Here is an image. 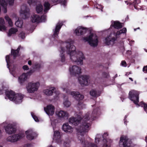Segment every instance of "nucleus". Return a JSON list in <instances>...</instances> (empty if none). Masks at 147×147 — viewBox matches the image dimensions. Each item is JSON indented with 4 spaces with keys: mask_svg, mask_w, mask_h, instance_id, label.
Here are the masks:
<instances>
[{
    "mask_svg": "<svg viewBox=\"0 0 147 147\" xmlns=\"http://www.w3.org/2000/svg\"><path fill=\"white\" fill-rule=\"evenodd\" d=\"M92 107H93V111L86 113L83 117L81 116L82 113L80 112L75 115L77 116V118L72 117L69 119V123L76 126L78 125L80 121H82L81 125L77 128V130L78 135V139L79 141L78 142L84 145L83 147H98L94 143L85 141L83 136L86 132H88L90 125V123L87 122L90 119L91 120L95 119L101 114L100 109L97 106L96 104L93 106Z\"/></svg>",
    "mask_w": 147,
    "mask_h": 147,
    "instance_id": "nucleus-1",
    "label": "nucleus"
},
{
    "mask_svg": "<svg viewBox=\"0 0 147 147\" xmlns=\"http://www.w3.org/2000/svg\"><path fill=\"white\" fill-rule=\"evenodd\" d=\"M74 42V41L71 39L61 42L59 49L60 61L62 63L65 62V58L64 53L66 52L69 55L71 61L78 65H82L83 60L85 59V56L82 51H76V48L73 45Z\"/></svg>",
    "mask_w": 147,
    "mask_h": 147,
    "instance_id": "nucleus-2",
    "label": "nucleus"
},
{
    "mask_svg": "<svg viewBox=\"0 0 147 147\" xmlns=\"http://www.w3.org/2000/svg\"><path fill=\"white\" fill-rule=\"evenodd\" d=\"M69 88L68 84H63L61 86L63 91H65L67 94H70L78 102L77 105L78 108L80 109L85 108V105L81 101L84 98V95L81 94L78 92L71 91L70 92L69 90L68 89Z\"/></svg>",
    "mask_w": 147,
    "mask_h": 147,
    "instance_id": "nucleus-3",
    "label": "nucleus"
},
{
    "mask_svg": "<svg viewBox=\"0 0 147 147\" xmlns=\"http://www.w3.org/2000/svg\"><path fill=\"white\" fill-rule=\"evenodd\" d=\"M139 93L137 91L133 90L130 91L129 93V98L133 101L137 107L141 106L144 108V111L147 113V103H144L143 102H141L138 104L139 102Z\"/></svg>",
    "mask_w": 147,
    "mask_h": 147,
    "instance_id": "nucleus-4",
    "label": "nucleus"
},
{
    "mask_svg": "<svg viewBox=\"0 0 147 147\" xmlns=\"http://www.w3.org/2000/svg\"><path fill=\"white\" fill-rule=\"evenodd\" d=\"M99 37L96 34L90 33L89 35L83 38L84 42H88L91 47H95L97 46L99 42Z\"/></svg>",
    "mask_w": 147,
    "mask_h": 147,
    "instance_id": "nucleus-5",
    "label": "nucleus"
},
{
    "mask_svg": "<svg viewBox=\"0 0 147 147\" xmlns=\"http://www.w3.org/2000/svg\"><path fill=\"white\" fill-rule=\"evenodd\" d=\"M108 136V134L107 133H104L102 136L100 134H97L96 135L95 138V143L98 144L102 138L103 139L102 141V146L101 147H109L110 144L112 142L111 139H106L105 138Z\"/></svg>",
    "mask_w": 147,
    "mask_h": 147,
    "instance_id": "nucleus-6",
    "label": "nucleus"
},
{
    "mask_svg": "<svg viewBox=\"0 0 147 147\" xmlns=\"http://www.w3.org/2000/svg\"><path fill=\"white\" fill-rule=\"evenodd\" d=\"M51 124L53 126L54 130L53 139L58 144H61L62 143V140L61 138L60 132L58 130H55L58 128V127L57 125V121L56 119H51Z\"/></svg>",
    "mask_w": 147,
    "mask_h": 147,
    "instance_id": "nucleus-7",
    "label": "nucleus"
},
{
    "mask_svg": "<svg viewBox=\"0 0 147 147\" xmlns=\"http://www.w3.org/2000/svg\"><path fill=\"white\" fill-rule=\"evenodd\" d=\"M4 128L5 132L9 134L15 133L16 131V129L12 123L5 121L0 125V128Z\"/></svg>",
    "mask_w": 147,
    "mask_h": 147,
    "instance_id": "nucleus-8",
    "label": "nucleus"
},
{
    "mask_svg": "<svg viewBox=\"0 0 147 147\" xmlns=\"http://www.w3.org/2000/svg\"><path fill=\"white\" fill-rule=\"evenodd\" d=\"M40 86L39 82H34L32 81L28 82L26 86V88L27 92L34 93L38 90Z\"/></svg>",
    "mask_w": 147,
    "mask_h": 147,
    "instance_id": "nucleus-9",
    "label": "nucleus"
},
{
    "mask_svg": "<svg viewBox=\"0 0 147 147\" xmlns=\"http://www.w3.org/2000/svg\"><path fill=\"white\" fill-rule=\"evenodd\" d=\"M3 84L0 83V95L2 94L5 90V87ZM6 96L5 99H8L12 101L14 97L16 94L13 91L8 89L5 90V92Z\"/></svg>",
    "mask_w": 147,
    "mask_h": 147,
    "instance_id": "nucleus-10",
    "label": "nucleus"
},
{
    "mask_svg": "<svg viewBox=\"0 0 147 147\" xmlns=\"http://www.w3.org/2000/svg\"><path fill=\"white\" fill-rule=\"evenodd\" d=\"M24 136V133L21 131L18 134H14L9 136L7 138L6 140L8 142H15L20 140Z\"/></svg>",
    "mask_w": 147,
    "mask_h": 147,
    "instance_id": "nucleus-11",
    "label": "nucleus"
},
{
    "mask_svg": "<svg viewBox=\"0 0 147 147\" xmlns=\"http://www.w3.org/2000/svg\"><path fill=\"white\" fill-rule=\"evenodd\" d=\"M10 58V57L8 55H7L6 57L5 60L7 63V67L9 69L10 73L13 76L15 77H17V74L14 68V65L11 62Z\"/></svg>",
    "mask_w": 147,
    "mask_h": 147,
    "instance_id": "nucleus-12",
    "label": "nucleus"
},
{
    "mask_svg": "<svg viewBox=\"0 0 147 147\" xmlns=\"http://www.w3.org/2000/svg\"><path fill=\"white\" fill-rule=\"evenodd\" d=\"M120 147H132V145L131 142L129 141L127 137L125 136H121L119 143Z\"/></svg>",
    "mask_w": 147,
    "mask_h": 147,
    "instance_id": "nucleus-13",
    "label": "nucleus"
},
{
    "mask_svg": "<svg viewBox=\"0 0 147 147\" xmlns=\"http://www.w3.org/2000/svg\"><path fill=\"white\" fill-rule=\"evenodd\" d=\"M79 83L82 86H87L90 83V76L87 75H83L80 76L78 78Z\"/></svg>",
    "mask_w": 147,
    "mask_h": 147,
    "instance_id": "nucleus-14",
    "label": "nucleus"
},
{
    "mask_svg": "<svg viewBox=\"0 0 147 147\" xmlns=\"http://www.w3.org/2000/svg\"><path fill=\"white\" fill-rule=\"evenodd\" d=\"M20 13L24 19H26L29 16V9L26 5L23 4L21 7Z\"/></svg>",
    "mask_w": 147,
    "mask_h": 147,
    "instance_id": "nucleus-15",
    "label": "nucleus"
},
{
    "mask_svg": "<svg viewBox=\"0 0 147 147\" xmlns=\"http://www.w3.org/2000/svg\"><path fill=\"white\" fill-rule=\"evenodd\" d=\"M14 0H0V5L2 7V10L4 13L7 12V7L8 3L10 5H13Z\"/></svg>",
    "mask_w": 147,
    "mask_h": 147,
    "instance_id": "nucleus-16",
    "label": "nucleus"
},
{
    "mask_svg": "<svg viewBox=\"0 0 147 147\" xmlns=\"http://www.w3.org/2000/svg\"><path fill=\"white\" fill-rule=\"evenodd\" d=\"M62 25V23L59 22L56 25L55 30L53 31V35L51 39L52 40H54L55 42L57 40L58 37V34H59V32L61 27Z\"/></svg>",
    "mask_w": 147,
    "mask_h": 147,
    "instance_id": "nucleus-17",
    "label": "nucleus"
},
{
    "mask_svg": "<svg viewBox=\"0 0 147 147\" xmlns=\"http://www.w3.org/2000/svg\"><path fill=\"white\" fill-rule=\"evenodd\" d=\"M69 71L71 75L76 76L81 73V69L76 65H74L70 67Z\"/></svg>",
    "mask_w": 147,
    "mask_h": 147,
    "instance_id": "nucleus-18",
    "label": "nucleus"
},
{
    "mask_svg": "<svg viewBox=\"0 0 147 147\" xmlns=\"http://www.w3.org/2000/svg\"><path fill=\"white\" fill-rule=\"evenodd\" d=\"M25 133L27 138L29 140H32L34 139L37 136V134L32 129H29L26 131Z\"/></svg>",
    "mask_w": 147,
    "mask_h": 147,
    "instance_id": "nucleus-19",
    "label": "nucleus"
},
{
    "mask_svg": "<svg viewBox=\"0 0 147 147\" xmlns=\"http://www.w3.org/2000/svg\"><path fill=\"white\" fill-rule=\"evenodd\" d=\"M116 40V38L114 37H112L111 34L105 38L104 42L107 45L112 46L115 43Z\"/></svg>",
    "mask_w": 147,
    "mask_h": 147,
    "instance_id": "nucleus-20",
    "label": "nucleus"
},
{
    "mask_svg": "<svg viewBox=\"0 0 147 147\" xmlns=\"http://www.w3.org/2000/svg\"><path fill=\"white\" fill-rule=\"evenodd\" d=\"M87 28L81 26L77 27L75 30L74 33L78 36H80L84 34L87 31Z\"/></svg>",
    "mask_w": 147,
    "mask_h": 147,
    "instance_id": "nucleus-21",
    "label": "nucleus"
},
{
    "mask_svg": "<svg viewBox=\"0 0 147 147\" xmlns=\"http://www.w3.org/2000/svg\"><path fill=\"white\" fill-rule=\"evenodd\" d=\"M57 116L62 119H67L69 116V113L66 111L60 110L56 113Z\"/></svg>",
    "mask_w": 147,
    "mask_h": 147,
    "instance_id": "nucleus-22",
    "label": "nucleus"
},
{
    "mask_svg": "<svg viewBox=\"0 0 147 147\" xmlns=\"http://www.w3.org/2000/svg\"><path fill=\"white\" fill-rule=\"evenodd\" d=\"M45 111L49 116L52 115L54 113L55 107L52 105H49L47 106L44 109Z\"/></svg>",
    "mask_w": 147,
    "mask_h": 147,
    "instance_id": "nucleus-23",
    "label": "nucleus"
},
{
    "mask_svg": "<svg viewBox=\"0 0 147 147\" xmlns=\"http://www.w3.org/2000/svg\"><path fill=\"white\" fill-rule=\"evenodd\" d=\"M56 91L55 88L53 87H50L47 88L43 90L44 94L48 96H51L53 93Z\"/></svg>",
    "mask_w": 147,
    "mask_h": 147,
    "instance_id": "nucleus-24",
    "label": "nucleus"
},
{
    "mask_svg": "<svg viewBox=\"0 0 147 147\" xmlns=\"http://www.w3.org/2000/svg\"><path fill=\"white\" fill-rule=\"evenodd\" d=\"M24 96L21 94H16L12 101L16 104H19L22 101Z\"/></svg>",
    "mask_w": 147,
    "mask_h": 147,
    "instance_id": "nucleus-25",
    "label": "nucleus"
},
{
    "mask_svg": "<svg viewBox=\"0 0 147 147\" xmlns=\"http://www.w3.org/2000/svg\"><path fill=\"white\" fill-rule=\"evenodd\" d=\"M28 79L27 74L23 73L19 77L18 82L21 85H22Z\"/></svg>",
    "mask_w": 147,
    "mask_h": 147,
    "instance_id": "nucleus-26",
    "label": "nucleus"
},
{
    "mask_svg": "<svg viewBox=\"0 0 147 147\" xmlns=\"http://www.w3.org/2000/svg\"><path fill=\"white\" fill-rule=\"evenodd\" d=\"M62 129L65 132L71 133L73 131V129L68 123L64 124L62 126Z\"/></svg>",
    "mask_w": 147,
    "mask_h": 147,
    "instance_id": "nucleus-27",
    "label": "nucleus"
},
{
    "mask_svg": "<svg viewBox=\"0 0 147 147\" xmlns=\"http://www.w3.org/2000/svg\"><path fill=\"white\" fill-rule=\"evenodd\" d=\"M111 25L114 28L117 29H119L121 28L122 26V24L118 21H112Z\"/></svg>",
    "mask_w": 147,
    "mask_h": 147,
    "instance_id": "nucleus-28",
    "label": "nucleus"
},
{
    "mask_svg": "<svg viewBox=\"0 0 147 147\" xmlns=\"http://www.w3.org/2000/svg\"><path fill=\"white\" fill-rule=\"evenodd\" d=\"M127 32V29L124 28L119 31H117L116 33L114 32L113 34L114 36L116 38L119 37L122 34L126 33Z\"/></svg>",
    "mask_w": 147,
    "mask_h": 147,
    "instance_id": "nucleus-29",
    "label": "nucleus"
},
{
    "mask_svg": "<svg viewBox=\"0 0 147 147\" xmlns=\"http://www.w3.org/2000/svg\"><path fill=\"white\" fill-rule=\"evenodd\" d=\"M101 91L96 89H92L90 92V95L94 97H97L100 96Z\"/></svg>",
    "mask_w": 147,
    "mask_h": 147,
    "instance_id": "nucleus-30",
    "label": "nucleus"
},
{
    "mask_svg": "<svg viewBox=\"0 0 147 147\" xmlns=\"http://www.w3.org/2000/svg\"><path fill=\"white\" fill-rule=\"evenodd\" d=\"M40 16L36 14H33L31 18V20L33 23H38L40 22Z\"/></svg>",
    "mask_w": 147,
    "mask_h": 147,
    "instance_id": "nucleus-31",
    "label": "nucleus"
},
{
    "mask_svg": "<svg viewBox=\"0 0 147 147\" xmlns=\"http://www.w3.org/2000/svg\"><path fill=\"white\" fill-rule=\"evenodd\" d=\"M5 22L3 18H0V31H4L6 30L7 28L5 26Z\"/></svg>",
    "mask_w": 147,
    "mask_h": 147,
    "instance_id": "nucleus-32",
    "label": "nucleus"
},
{
    "mask_svg": "<svg viewBox=\"0 0 147 147\" xmlns=\"http://www.w3.org/2000/svg\"><path fill=\"white\" fill-rule=\"evenodd\" d=\"M49 0L50 2H52L54 5H56L60 3L61 5H63L64 7L66 5V0H60L59 1V0Z\"/></svg>",
    "mask_w": 147,
    "mask_h": 147,
    "instance_id": "nucleus-33",
    "label": "nucleus"
},
{
    "mask_svg": "<svg viewBox=\"0 0 147 147\" xmlns=\"http://www.w3.org/2000/svg\"><path fill=\"white\" fill-rule=\"evenodd\" d=\"M21 47L19 46L17 50L12 49L11 50V54L13 56V59H15L16 57L19 55V51Z\"/></svg>",
    "mask_w": 147,
    "mask_h": 147,
    "instance_id": "nucleus-34",
    "label": "nucleus"
},
{
    "mask_svg": "<svg viewBox=\"0 0 147 147\" xmlns=\"http://www.w3.org/2000/svg\"><path fill=\"white\" fill-rule=\"evenodd\" d=\"M18 30L16 28H11L9 29L7 34V36H10L12 35L15 34L18 32Z\"/></svg>",
    "mask_w": 147,
    "mask_h": 147,
    "instance_id": "nucleus-35",
    "label": "nucleus"
},
{
    "mask_svg": "<svg viewBox=\"0 0 147 147\" xmlns=\"http://www.w3.org/2000/svg\"><path fill=\"white\" fill-rule=\"evenodd\" d=\"M63 104L64 106L66 108L69 107L71 105L70 102L67 98L64 99Z\"/></svg>",
    "mask_w": 147,
    "mask_h": 147,
    "instance_id": "nucleus-36",
    "label": "nucleus"
},
{
    "mask_svg": "<svg viewBox=\"0 0 147 147\" xmlns=\"http://www.w3.org/2000/svg\"><path fill=\"white\" fill-rule=\"evenodd\" d=\"M44 5V11L45 13H46L50 9V5L49 2L46 1Z\"/></svg>",
    "mask_w": 147,
    "mask_h": 147,
    "instance_id": "nucleus-37",
    "label": "nucleus"
},
{
    "mask_svg": "<svg viewBox=\"0 0 147 147\" xmlns=\"http://www.w3.org/2000/svg\"><path fill=\"white\" fill-rule=\"evenodd\" d=\"M5 19L6 21L8 22L9 26L10 27H12L13 26V23L11 18L7 16H6Z\"/></svg>",
    "mask_w": 147,
    "mask_h": 147,
    "instance_id": "nucleus-38",
    "label": "nucleus"
},
{
    "mask_svg": "<svg viewBox=\"0 0 147 147\" xmlns=\"http://www.w3.org/2000/svg\"><path fill=\"white\" fill-rule=\"evenodd\" d=\"M43 10V6L41 4H39L37 5L36 7V10L37 12L39 13L42 11Z\"/></svg>",
    "mask_w": 147,
    "mask_h": 147,
    "instance_id": "nucleus-39",
    "label": "nucleus"
},
{
    "mask_svg": "<svg viewBox=\"0 0 147 147\" xmlns=\"http://www.w3.org/2000/svg\"><path fill=\"white\" fill-rule=\"evenodd\" d=\"M23 24V21L22 20L19 19L15 23L16 25L18 27L21 28L22 27Z\"/></svg>",
    "mask_w": 147,
    "mask_h": 147,
    "instance_id": "nucleus-40",
    "label": "nucleus"
},
{
    "mask_svg": "<svg viewBox=\"0 0 147 147\" xmlns=\"http://www.w3.org/2000/svg\"><path fill=\"white\" fill-rule=\"evenodd\" d=\"M70 142L69 140L67 139L64 142L63 146L64 147H69L70 146Z\"/></svg>",
    "mask_w": 147,
    "mask_h": 147,
    "instance_id": "nucleus-41",
    "label": "nucleus"
},
{
    "mask_svg": "<svg viewBox=\"0 0 147 147\" xmlns=\"http://www.w3.org/2000/svg\"><path fill=\"white\" fill-rule=\"evenodd\" d=\"M42 67V65L41 63H35L33 65L34 68H35L36 69H38Z\"/></svg>",
    "mask_w": 147,
    "mask_h": 147,
    "instance_id": "nucleus-42",
    "label": "nucleus"
},
{
    "mask_svg": "<svg viewBox=\"0 0 147 147\" xmlns=\"http://www.w3.org/2000/svg\"><path fill=\"white\" fill-rule=\"evenodd\" d=\"M31 115L32 118L35 121L38 122L39 121L37 117L35 115V114L34 113L32 112L31 113Z\"/></svg>",
    "mask_w": 147,
    "mask_h": 147,
    "instance_id": "nucleus-43",
    "label": "nucleus"
},
{
    "mask_svg": "<svg viewBox=\"0 0 147 147\" xmlns=\"http://www.w3.org/2000/svg\"><path fill=\"white\" fill-rule=\"evenodd\" d=\"M94 6L95 8L97 9H100L102 11V9L103 8V7L102 5L98 4H96L94 5Z\"/></svg>",
    "mask_w": 147,
    "mask_h": 147,
    "instance_id": "nucleus-44",
    "label": "nucleus"
},
{
    "mask_svg": "<svg viewBox=\"0 0 147 147\" xmlns=\"http://www.w3.org/2000/svg\"><path fill=\"white\" fill-rule=\"evenodd\" d=\"M46 20V16L45 15H44L42 16L40 18V22H45Z\"/></svg>",
    "mask_w": 147,
    "mask_h": 147,
    "instance_id": "nucleus-45",
    "label": "nucleus"
},
{
    "mask_svg": "<svg viewBox=\"0 0 147 147\" xmlns=\"http://www.w3.org/2000/svg\"><path fill=\"white\" fill-rule=\"evenodd\" d=\"M19 36L22 39H24L25 37V33L23 32H20L19 34Z\"/></svg>",
    "mask_w": 147,
    "mask_h": 147,
    "instance_id": "nucleus-46",
    "label": "nucleus"
},
{
    "mask_svg": "<svg viewBox=\"0 0 147 147\" xmlns=\"http://www.w3.org/2000/svg\"><path fill=\"white\" fill-rule=\"evenodd\" d=\"M121 65L123 67H126L127 66V63L124 61H123L121 62Z\"/></svg>",
    "mask_w": 147,
    "mask_h": 147,
    "instance_id": "nucleus-47",
    "label": "nucleus"
},
{
    "mask_svg": "<svg viewBox=\"0 0 147 147\" xmlns=\"http://www.w3.org/2000/svg\"><path fill=\"white\" fill-rule=\"evenodd\" d=\"M22 68L24 70H27L29 69L28 66L27 65H25L23 66Z\"/></svg>",
    "mask_w": 147,
    "mask_h": 147,
    "instance_id": "nucleus-48",
    "label": "nucleus"
},
{
    "mask_svg": "<svg viewBox=\"0 0 147 147\" xmlns=\"http://www.w3.org/2000/svg\"><path fill=\"white\" fill-rule=\"evenodd\" d=\"M143 71L145 73H147V65L144 67L143 69Z\"/></svg>",
    "mask_w": 147,
    "mask_h": 147,
    "instance_id": "nucleus-49",
    "label": "nucleus"
},
{
    "mask_svg": "<svg viewBox=\"0 0 147 147\" xmlns=\"http://www.w3.org/2000/svg\"><path fill=\"white\" fill-rule=\"evenodd\" d=\"M28 2L29 4L31 5L34 2V0H28Z\"/></svg>",
    "mask_w": 147,
    "mask_h": 147,
    "instance_id": "nucleus-50",
    "label": "nucleus"
},
{
    "mask_svg": "<svg viewBox=\"0 0 147 147\" xmlns=\"http://www.w3.org/2000/svg\"><path fill=\"white\" fill-rule=\"evenodd\" d=\"M34 72V71L33 70H30L29 72L26 73L28 75H31Z\"/></svg>",
    "mask_w": 147,
    "mask_h": 147,
    "instance_id": "nucleus-51",
    "label": "nucleus"
},
{
    "mask_svg": "<svg viewBox=\"0 0 147 147\" xmlns=\"http://www.w3.org/2000/svg\"><path fill=\"white\" fill-rule=\"evenodd\" d=\"M138 5L137 6L136 4H135L134 5V7H135V8L136 9H138V10H139V9H141L142 10H143V9L142 8H139L138 7Z\"/></svg>",
    "mask_w": 147,
    "mask_h": 147,
    "instance_id": "nucleus-52",
    "label": "nucleus"
},
{
    "mask_svg": "<svg viewBox=\"0 0 147 147\" xmlns=\"http://www.w3.org/2000/svg\"><path fill=\"white\" fill-rule=\"evenodd\" d=\"M105 75L104 76L105 77L107 78L109 76V74L107 73H105Z\"/></svg>",
    "mask_w": 147,
    "mask_h": 147,
    "instance_id": "nucleus-53",
    "label": "nucleus"
},
{
    "mask_svg": "<svg viewBox=\"0 0 147 147\" xmlns=\"http://www.w3.org/2000/svg\"><path fill=\"white\" fill-rule=\"evenodd\" d=\"M28 64L30 65H31L32 64V62L31 60H29L28 62Z\"/></svg>",
    "mask_w": 147,
    "mask_h": 147,
    "instance_id": "nucleus-54",
    "label": "nucleus"
},
{
    "mask_svg": "<svg viewBox=\"0 0 147 147\" xmlns=\"http://www.w3.org/2000/svg\"><path fill=\"white\" fill-rule=\"evenodd\" d=\"M2 132L1 130L0 129V138H1L2 136Z\"/></svg>",
    "mask_w": 147,
    "mask_h": 147,
    "instance_id": "nucleus-55",
    "label": "nucleus"
},
{
    "mask_svg": "<svg viewBox=\"0 0 147 147\" xmlns=\"http://www.w3.org/2000/svg\"><path fill=\"white\" fill-rule=\"evenodd\" d=\"M129 79L130 80H131V81H133V80L131 78H129Z\"/></svg>",
    "mask_w": 147,
    "mask_h": 147,
    "instance_id": "nucleus-56",
    "label": "nucleus"
},
{
    "mask_svg": "<svg viewBox=\"0 0 147 147\" xmlns=\"http://www.w3.org/2000/svg\"><path fill=\"white\" fill-rule=\"evenodd\" d=\"M92 139H90V141H92Z\"/></svg>",
    "mask_w": 147,
    "mask_h": 147,
    "instance_id": "nucleus-57",
    "label": "nucleus"
},
{
    "mask_svg": "<svg viewBox=\"0 0 147 147\" xmlns=\"http://www.w3.org/2000/svg\"><path fill=\"white\" fill-rule=\"evenodd\" d=\"M0 147H3L2 146H0Z\"/></svg>",
    "mask_w": 147,
    "mask_h": 147,
    "instance_id": "nucleus-58",
    "label": "nucleus"
},
{
    "mask_svg": "<svg viewBox=\"0 0 147 147\" xmlns=\"http://www.w3.org/2000/svg\"><path fill=\"white\" fill-rule=\"evenodd\" d=\"M125 123V122H124Z\"/></svg>",
    "mask_w": 147,
    "mask_h": 147,
    "instance_id": "nucleus-59",
    "label": "nucleus"
}]
</instances>
